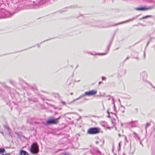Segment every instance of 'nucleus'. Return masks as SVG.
Here are the masks:
<instances>
[{"label":"nucleus","mask_w":155,"mask_h":155,"mask_svg":"<svg viewBox=\"0 0 155 155\" xmlns=\"http://www.w3.org/2000/svg\"><path fill=\"white\" fill-rule=\"evenodd\" d=\"M30 152L34 153H37L38 151V146L36 143L32 144L30 149Z\"/></svg>","instance_id":"f257e3e1"},{"label":"nucleus","mask_w":155,"mask_h":155,"mask_svg":"<svg viewBox=\"0 0 155 155\" xmlns=\"http://www.w3.org/2000/svg\"><path fill=\"white\" fill-rule=\"evenodd\" d=\"M100 129L98 127H93L90 128L87 131L89 134H95L99 132Z\"/></svg>","instance_id":"f03ea898"},{"label":"nucleus","mask_w":155,"mask_h":155,"mask_svg":"<svg viewBox=\"0 0 155 155\" xmlns=\"http://www.w3.org/2000/svg\"><path fill=\"white\" fill-rule=\"evenodd\" d=\"M60 117L57 118H49L47 121V124H57L58 122Z\"/></svg>","instance_id":"7ed1b4c3"},{"label":"nucleus","mask_w":155,"mask_h":155,"mask_svg":"<svg viewBox=\"0 0 155 155\" xmlns=\"http://www.w3.org/2000/svg\"><path fill=\"white\" fill-rule=\"evenodd\" d=\"M97 92V91L94 90H91L89 91L86 92H85L84 94H83L81 96L79 97L76 99V100H77L80 98L84 96L85 95H87L88 96H90L91 95H93L95 94Z\"/></svg>","instance_id":"20e7f679"},{"label":"nucleus","mask_w":155,"mask_h":155,"mask_svg":"<svg viewBox=\"0 0 155 155\" xmlns=\"http://www.w3.org/2000/svg\"><path fill=\"white\" fill-rule=\"evenodd\" d=\"M45 3V1L44 2L43 1H42V0H39L38 5L37 4V3L35 4V2H34V7L35 8L38 7L41 5H43Z\"/></svg>","instance_id":"39448f33"},{"label":"nucleus","mask_w":155,"mask_h":155,"mask_svg":"<svg viewBox=\"0 0 155 155\" xmlns=\"http://www.w3.org/2000/svg\"><path fill=\"white\" fill-rule=\"evenodd\" d=\"M150 9L151 8L150 7L146 8L145 7H140L136 8H135V10L138 11H146Z\"/></svg>","instance_id":"423d86ee"},{"label":"nucleus","mask_w":155,"mask_h":155,"mask_svg":"<svg viewBox=\"0 0 155 155\" xmlns=\"http://www.w3.org/2000/svg\"><path fill=\"white\" fill-rule=\"evenodd\" d=\"M20 155H28V153L24 150H21L20 152Z\"/></svg>","instance_id":"0eeeda50"},{"label":"nucleus","mask_w":155,"mask_h":155,"mask_svg":"<svg viewBox=\"0 0 155 155\" xmlns=\"http://www.w3.org/2000/svg\"><path fill=\"white\" fill-rule=\"evenodd\" d=\"M5 150L3 148H0V153H3Z\"/></svg>","instance_id":"6e6552de"},{"label":"nucleus","mask_w":155,"mask_h":155,"mask_svg":"<svg viewBox=\"0 0 155 155\" xmlns=\"http://www.w3.org/2000/svg\"><path fill=\"white\" fill-rule=\"evenodd\" d=\"M107 53V52L106 53H103V54H98V55H105Z\"/></svg>","instance_id":"1a4fd4ad"},{"label":"nucleus","mask_w":155,"mask_h":155,"mask_svg":"<svg viewBox=\"0 0 155 155\" xmlns=\"http://www.w3.org/2000/svg\"><path fill=\"white\" fill-rule=\"evenodd\" d=\"M150 16H144V17H143L142 18L143 19L145 18H146L147 17H149Z\"/></svg>","instance_id":"9d476101"},{"label":"nucleus","mask_w":155,"mask_h":155,"mask_svg":"<svg viewBox=\"0 0 155 155\" xmlns=\"http://www.w3.org/2000/svg\"><path fill=\"white\" fill-rule=\"evenodd\" d=\"M8 12H7V14L6 15V16H5V18H8V17H10V15H7V14L8 13Z\"/></svg>","instance_id":"9b49d317"},{"label":"nucleus","mask_w":155,"mask_h":155,"mask_svg":"<svg viewBox=\"0 0 155 155\" xmlns=\"http://www.w3.org/2000/svg\"><path fill=\"white\" fill-rule=\"evenodd\" d=\"M136 123H137V122H136V121L132 122V126H134V127L135 126V125H134V124H136Z\"/></svg>","instance_id":"f8f14e48"},{"label":"nucleus","mask_w":155,"mask_h":155,"mask_svg":"<svg viewBox=\"0 0 155 155\" xmlns=\"http://www.w3.org/2000/svg\"><path fill=\"white\" fill-rule=\"evenodd\" d=\"M106 79V78L105 77H102V80H105Z\"/></svg>","instance_id":"ddd939ff"},{"label":"nucleus","mask_w":155,"mask_h":155,"mask_svg":"<svg viewBox=\"0 0 155 155\" xmlns=\"http://www.w3.org/2000/svg\"><path fill=\"white\" fill-rule=\"evenodd\" d=\"M112 101H113V104L114 105V99L113 98H112Z\"/></svg>","instance_id":"4468645a"},{"label":"nucleus","mask_w":155,"mask_h":155,"mask_svg":"<svg viewBox=\"0 0 155 155\" xmlns=\"http://www.w3.org/2000/svg\"><path fill=\"white\" fill-rule=\"evenodd\" d=\"M62 103L63 104H65V102H62Z\"/></svg>","instance_id":"2eb2a0df"},{"label":"nucleus","mask_w":155,"mask_h":155,"mask_svg":"<svg viewBox=\"0 0 155 155\" xmlns=\"http://www.w3.org/2000/svg\"><path fill=\"white\" fill-rule=\"evenodd\" d=\"M120 142L119 144V147L120 148Z\"/></svg>","instance_id":"dca6fc26"},{"label":"nucleus","mask_w":155,"mask_h":155,"mask_svg":"<svg viewBox=\"0 0 155 155\" xmlns=\"http://www.w3.org/2000/svg\"><path fill=\"white\" fill-rule=\"evenodd\" d=\"M107 113H108V114H109V110H107Z\"/></svg>","instance_id":"f3484780"},{"label":"nucleus","mask_w":155,"mask_h":155,"mask_svg":"<svg viewBox=\"0 0 155 155\" xmlns=\"http://www.w3.org/2000/svg\"><path fill=\"white\" fill-rule=\"evenodd\" d=\"M64 155H69V154H67V153H65Z\"/></svg>","instance_id":"a211bd4d"},{"label":"nucleus","mask_w":155,"mask_h":155,"mask_svg":"<svg viewBox=\"0 0 155 155\" xmlns=\"http://www.w3.org/2000/svg\"><path fill=\"white\" fill-rule=\"evenodd\" d=\"M125 140H126V141H127V138H126V137H125Z\"/></svg>","instance_id":"6ab92c4d"},{"label":"nucleus","mask_w":155,"mask_h":155,"mask_svg":"<svg viewBox=\"0 0 155 155\" xmlns=\"http://www.w3.org/2000/svg\"><path fill=\"white\" fill-rule=\"evenodd\" d=\"M101 83V82H99V84H100Z\"/></svg>","instance_id":"aec40b11"},{"label":"nucleus","mask_w":155,"mask_h":155,"mask_svg":"<svg viewBox=\"0 0 155 155\" xmlns=\"http://www.w3.org/2000/svg\"><path fill=\"white\" fill-rule=\"evenodd\" d=\"M98 143V141H96V143L97 144V143Z\"/></svg>","instance_id":"412c9836"},{"label":"nucleus","mask_w":155,"mask_h":155,"mask_svg":"<svg viewBox=\"0 0 155 155\" xmlns=\"http://www.w3.org/2000/svg\"><path fill=\"white\" fill-rule=\"evenodd\" d=\"M123 155H126L125 154V153H123Z\"/></svg>","instance_id":"4be33fe9"},{"label":"nucleus","mask_w":155,"mask_h":155,"mask_svg":"<svg viewBox=\"0 0 155 155\" xmlns=\"http://www.w3.org/2000/svg\"><path fill=\"white\" fill-rule=\"evenodd\" d=\"M92 54V55H95V54Z\"/></svg>","instance_id":"5701e85b"},{"label":"nucleus","mask_w":155,"mask_h":155,"mask_svg":"<svg viewBox=\"0 0 155 155\" xmlns=\"http://www.w3.org/2000/svg\"><path fill=\"white\" fill-rule=\"evenodd\" d=\"M2 155H4V154H2Z\"/></svg>","instance_id":"b1692460"},{"label":"nucleus","mask_w":155,"mask_h":155,"mask_svg":"<svg viewBox=\"0 0 155 155\" xmlns=\"http://www.w3.org/2000/svg\"><path fill=\"white\" fill-rule=\"evenodd\" d=\"M103 108H104V107H103Z\"/></svg>","instance_id":"393cba45"}]
</instances>
